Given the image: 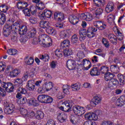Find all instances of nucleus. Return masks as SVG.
<instances>
[{"label":"nucleus","instance_id":"1","mask_svg":"<svg viewBox=\"0 0 125 125\" xmlns=\"http://www.w3.org/2000/svg\"><path fill=\"white\" fill-rule=\"evenodd\" d=\"M93 26L89 27L86 31V35L88 38H93L95 35L94 32H97V28L100 31H104L107 28V24L104 21H96L93 22Z\"/></svg>","mask_w":125,"mask_h":125},{"label":"nucleus","instance_id":"2","mask_svg":"<svg viewBox=\"0 0 125 125\" xmlns=\"http://www.w3.org/2000/svg\"><path fill=\"white\" fill-rule=\"evenodd\" d=\"M40 44L43 47H49L52 45L51 38L45 34H41L39 36Z\"/></svg>","mask_w":125,"mask_h":125},{"label":"nucleus","instance_id":"3","mask_svg":"<svg viewBox=\"0 0 125 125\" xmlns=\"http://www.w3.org/2000/svg\"><path fill=\"white\" fill-rule=\"evenodd\" d=\"M4 113L7 115L12 114V113H13V112H14L15 110V106L12 104H9V103L7 102V101L4 102Z\"/></svg>","mask_w":125,"mask_h":125},{"label":"nucleus","instance_id":"4","mask_svg":"<svg viewBox=\"0 0 125 125\" xmlns=\"http://www.w3.org/2000/svg\"><path fill=\"white\" fill-rule=\"evenodd\" d=\"M1 87L5 88V91L8 92V93H11L14 91V85L12 84V83L10 82H2L1 85Z\"/></svg>","mask_w":125,"mask_h":125},{"label":"nucleus","instance_id":"5","mask_svg":"<svg viewBox=\"0 0 125 125\" xmlns=\"http://www.w3.org/2000/svg\"><path fill=\"white\" fill-rule=\"evenodd\" d=\"M52 15V11L45 9L43 12H40L39 16L42 20H45L46 18H51Z\"/></svg>","mask_w":125,"mask_h":125},{"label":"nucleus","instance_id":"6","mask_svg":"<svg viewBox=\"0 0 125 125\" xmlns=\"http://www.w3.org/2000/svg\"><path fill=\"white\" fill-rule=\"evenodd\" d=\"M79 63H78V66H82L84 67L85 70H88L91 67V62L89 60L87 59H83L82 61L81 60H78Z\"/></svg>","mask_w":125,"mask_h":125},{"label":"nucleus","instance_id":"7","mask_svg":"<svg viewBox=\"0 0 125 125\" xmlns=\"http://www.w3.org/2000/svg\"><path fill=\"white\" fill-rule=\"evenodd\" d=\"M73 112L78 116H83L85 113V110L83 107L79 105H75L72 107Z\"/></svg>","mask_w":125,"mask_h":125},{"label":"nucleus","instance_id":"8","mask_svg":"<svg viewBox=\"0 0 125 125\" xmlns=\"http://www.w3.org/2000/svg\"><path fill=\"white\" fill-rule=\"evenodd\" d=\"M52 87H53V83H52V82H48L43 84L42 89V88H39L38 89V91L39 92L41 93H42V91H44V90H46V91H49L50 89H52Z\"/></svg>","mask_w":125,"mask_h":125},{"label":"nucleus","instance_id":"9","mask_svg":"<svg viewBox=\"0 0 125 125\" xmlns=\"http://www.w3.org/2000/svg\"><path fill=\"white\" fill-rule=\"evenodd\" d=\"M54 18L56 21L61 22V21L64 20L65 17L63 13L57 11L54 13Z\"/></svg>","mask_w":125,"mask_h":125},{"label":"nucleus","instance_id":"10","mask_svg":"<svg viewBox=\"0 0 125 125\" xmlns=\"http://www.w3.org/2000/svg\"><path fill=\"white\" fill-rule=\"evenodd\" d=\"M66 66L68 69L71 71L73 70H75L77 67V63L76 61L73 60H68L66 62Z\"/></svg>","mask_w":125,"mask_h":125},{"label":"nucleus","instance_id":"11","mask_svg":"<svg viewBox=\"0 0 125 125\" xmlns=\"http://www.w3.org/2000/svg\"><path fill=\"white\" fill-rule=\"evenodd\" d=\"M12 31L14 30H12L11 26L9 25L6 24L3 28L2 34L5 37H8Z\"/></svg>","mask_w":125,"mask_h":125},{"label":"nucleus","instance_id":"12","mask_svg":"<svg viewBox=\"0 0 125 125\" xmlns=\"http://www.w3.org/2000/svg\"><path fill=\"white\" fill-rule=\"evenodd\" d=\"M84 118L86 120H89L90 121H97L98 116L97 114L94 113H89L85 114Z\"/></svg>","mask_w":125,"mask_h":125},{"label":"nucleus","instance_id":"13","mask_svg":"<svg viewBox=\"0 0 125 125\" xmlns=\"http://www.w3.org/2000/svg\"><path fill=\"white\" fill-rule=\"evenodd\" d=\"M26 88L30 91H34L36 88V82L35 80H29L27 82Z\"/></svg>","mask_w":125,"mask_h":125},{"label":"nucleus","instance_id":"14","mask_svg":"<svg viewBox=\"0 0 125 125\" xmlns=\"http://www.w3.org/2000/svg\"><path fill=\"white\" fill-rule=\"evenodd\" d=\"M119 81L117 79H112L111 81L108 83V87L113 89V88H116L119 85Z\"/></svg>","mask_w":125,"mask_h":125},{"label":"nucleus","instance_id":"15","mask_svg":"<svg viewBox=\"0 0 125 125\" xmlns=\"http://www.w3.org/2000/svg\"><path fill=\"white\" fill-rule=\"evenodd\" d=\"M68 20L72 25L78 24L80 21L79 18L77 17L75 15H71L69 16Z\"/></svg>","mask_w":125,"mask_h":125},{"label":"nucleus","instance_id":"16","mask_svg":"<svg viewBox=\"0 0 125 125\" xmlns=\"http://www.w3.org/2000/svg\"><path fill=\"white\" fill-rule=\"evenodd\" d=\"M125 96L122 95L119 98L115 103L116 106L118 107H122L125 105Z\"/></svg>","mask_w":125,"mask_h":125},{"label":"nucleus","instance_id":"17","mask_svg":"<svg viewBox=\"0 0 125 125\" xmlns=\"http://www.w3.org/2000/svg\"><path fill=\"white\" fill-rule=\"evenodd\" d=\"M28 32V27L26 25H21L18 30L17 32L21 35V36H24L26 35Z\"/></svg>","mask_w":125,"mask_h":125},{"label":"nucleus","instance_id":"18","mask_svg":"<svg viewBox=\"0 0 125 125\" xmlns=\"http://www.w3.org/2000/svg\"><path fill=\"white\" fill-rule=\"evenodd\" d=\"M67 117V114L64 113L58 112L57 113L58 120L60 123H64Z\"/></svg>","mask_w":125,"mask_h":125},{"label":"nucleus","instance_id":"19","mask_svg":"<svg viewBox=\"0 0 125 125\" xmlns=\"http://www.w3.org/2000/svg\"><path fill=\"white\" fill-rule=\"evenodd\" d=\"M115 9V4L113 1H109L105 7V11L107 13L112 12Z\"/></svg>","mask_w":125,"mask_h":125},{"label":"nucleus","instance_id":"20","mask_svg":"<svg viewBox=\"0 0 125 125\" xmlns=\"http://www.w3.org/2000/svg\"><path fill=\"white\" fill-rule=\"evenodd\" d=\"M17 90L18 92L17 93L16 97V98H19V99H20L21 98H22L21 94H26V93H27V91L25 88L23 87H19L17 89Z\"/></svg>","mask_w":125,"mask_h":125},{"label":"nucleus","instance_id":"21","mask_svg":"<svg viewBox=\"0 0 125 125\" xmlns=\"http://www.w3.org/2000/svg\"><path fill=\"white\" fill-rule=\"evenodd\" d=\"M102 100V97L100 95H97L94 97V100L91 102V104H93V106H96V105L99 104Z\"/></svg>","mask_w":125,"mask_h":125},{"label":"nucleus","instance_id":"22","mask_svg":"<svg viewBox=\"0 0 125 125\" xmlns=\"http://www.w3.org/2000/svg\"><path fill=\"white\" fill-rule=\"evenodd\" d=\"M37 35V29L35 28H33L29 31L27 34L26 37L28 39H32V38H35Z\"/></svg>","mask_w":125,"mask_h":125},{"label":"nucleus","instance_id":"23","mask_svg":"<svg viewBox=\"0 0 125 125\" xmlns=\"http://www.w3.org/2000/svg\"><path fill=\"white\" fill-rule=\"evenodd\" d=\"M18 9H24L28 6V3L24 1H19L17 4Z\"/></svg>","mask_w":125,"mask_h":125},{"label":"nucleus","instance_id":"24","mask_svg":"<svg viewBox=\"0 0 125 125\" xmlns=\"http://www.w3.org/2000/svg\"><path fill=\"white\" fill-rule=\"evenodd\" d=\"M91 76H99L100 75V68L94 67L90 72Z\"/></svg>","mask_w":125,"mask_h":125},{"label":"nucleus","instance_id":"25","mask_svg":"<svg viewBox=\"0 0 125 125\" xmlns=\"http://www.w3.org/2000/svg\"><path fill=\"white\" fill-rule=\"evenodd\" d=\"M13 23V25L11 26L12 30L15 32V33H17V30L21 26L20 25V22L19 21H16L14 22V21H12Z\"/></svg>","mask_w":125,"mask_h":125},{"label":"nucleus","instance_id":"26","mask_svg":"<svg viewBox=\"0 0 125 125\" xmlns=\"http://www.w3.org/2000/svg\"><path fill=\"white\" fill-rule=\"evenodd\" d=\"M110 71L114 74H119L120 73V67L118 65L112 64L110 65Z\"/></svg>","mask_w":125,"mask_h":125},{"label":"nucleus","instance_id":"27","mask_svg":"<svg viewBox=\"0 0 125 125\" xmlns=\"http://www.w3.org/2000/svg\"><path fill=\"white\" fill-rule=\"evenodd\" d=\"M71 35V30H63L60 33V36L62 38H69V36Z\"/></svg>","mask_w":125,"mask_h":125},{"label":"nucleus","instance_id":"28","mask_svg":"<svg viewBox=\"0 0 125 125\" xmlns=\"http://www.w3.org/2000/svg\"><path fill=\"white\" fill-rule=\"evenodd\" d=\"M59 109H60V110H61L62 111H63V112L68 113L69 112H71V105H70V104H69V103H66V104H65V107L61 106L59 107Z\"/></svg>","mask_w":125,"mask_h":125},{"label":"nucleus","instance_id":"29","mask_svg":"<svg viewBox=\"0 0 125 125\" xmlns=\"http://www.w3.org/2000/svg\"><path fill=\"white\" fill-rule=\"evenodd\" d=\"M114 77H115V74L110 72H106L104 75V80L105 81H106V82H108V81H111Z\"/></svg>","mask_w":125,"mask_h":125},{"label":"nucleus","instance_id":"30","mask_svg":"<svg viewBox=\"0 0 125 125\" xmlns=\"http://www.w3.org/2000/svg\"><path fill=\"white\" fill-rule=\"evenodd\" d=\"M39 25L41 28H42L43 29H46L49 27V22L47 21H41L39 22Z\"/></svg>","mask_w":125,"mask_h":125},{"label":"nucleus","instance_id":"31","mask_svg":"<svg viewBox=\"0 0 125 125\" xmlns=\"http://www.w3.org/2000/svg\"><path fill=\"white\" fill-rule=\"evenodd\" d=\"M44 117V114L43 112L41 110H37L35 113V118L37 119V120H42V119H43Z\"/></svg>","mask_w":125,"mask_h":125},{"label":"nucleus","instance_id":"32","mask_svg":"<svg viewBox=\"0 0 125 125\" xmlns=\"http://www.w3.org/2000/svg\"><path fill=\"white\" fill-rule=\"evenodd\" d=\"M20 74V70L16 69H14L12 71L10 72L9 76L11 78H15V77H17L18 75Z\"/></svg>","mask_w":125,"mask_h":125},{"label":"nucleus","instance_id":"33","mask_svg":"<svg viewBox=\"0 0 125 125\" xmlns=\"http://www.w3.org/2000/svg\"><path fill=\"white\" fill-rule=\"evenodd\" d=\"M109 39L112 43L117 44V42H118V38L117 36H115L114 34H110L109 35Z\"/></svg>","mask_w":125,"mask_h":125},{"label":"nucleus","instance_id":"34","mask_svg":"<svg viewBox=\"0 0 125 125\" xmlns=\"http://www.w3.org/2000/svg\"><path fill=\"white\" fill-rule=\"evenodd\" d=\"M70 45V41L66 40L63 41L61 44V48L62 49H65L66 47H68Z\"/></svg>","mask_w":125,"mask_h":125},{"label":"nucleus","instance_id":"35","mask_svg":"<svg viewBox=\"0 0 125 125\" xmlns=\"http://www.w3.org/2000/svg\"><path fill=\"white\" fill-rule=\"evenodd\" d=\"M91 11H95V15L96 16L101 15L102 14V12H103V10L101 8H92L90 9Z\"/></svg>","mask_w":125,"mask_h":125},{"label":"nucleus","instance_id":"36","mask_svg":"<svg viewBox=\"0 0 125 125\" xmlns=\"http://www.w3.org/2000/svg\"><path fill=\"white\" fill-rule=\"evenodd\" d=\"M25 61L27 65H33L34 64V58L32 57L29 58L28 56L25 57Z\"/></svg>","mask_w":125,"mask_h":125},{"label":"nucleus","instance_id":"37","mask_svg":"<svg viewBox=\"0 0 125 125\" xmlns=\"http://www.w3.org/2000/svg\"><path fill=\"white\" fill-rule=\"evenodd\" d=\"M47 96V95H39L37 99L39 102H41V103H45Z\"/></svg>","mask_w":125,"mask_h":125},{"label":"nucleus","instance_id":"38","mask_svg":"<svg viewBox=\"0 0 125 125\" xmlns=\"http://www.w3.org/2000/svg\"><path fill=\"white\" fill-rule=\"evenodd\" d=\"M6 21V18L5 15L2 13H0V25H3Z\"/></svg>","mask_w":125,"mask_h":125},{"label":"nucleus","instance_id":"39","mask_svg":"<svg viewBox=\"0 0 125 125\" xmlns=\"http://www.w3.org/2000/svg\"><path fill=\"white\" fill-rule=\"evenodd\" d=\"M6 21V18L5 15L2 13H0V25H3Z\"/></svg>","mask_w":125,"mask_h":125},{"label":"nucleus","instance_id":"40","mask_svg":"<svg viewBox=\"0 0 125 125\" xmlns=\"http://www.w3.org/2000/svg\"><path fill=\"white\" fill-rule=\"evenodd\" d=\"M73 53V51L71 49H67L66 48L63 50V55L65 57H67V56H70V55H72Z\"/></svg>","mask_w":125,"mask_h":125},{"label":"nucleus","instance_id":"41","mask_svg":"<svg viewBox=\"0 0 125 125\" xmlns=\"http://www.w3.org/2000/svg\"><path fill=\"white\" fill-rule=\"evenodd\" d=\"M39 59H41V60H43L45 62H47L48 60H49V56H48V55L45 54V55H40L39 56Z\"/></svg>","mask_w":125,"mask_h":125},{"label":"nucleus","instance_id":"42","mask_svg":"<svg viewBox=\"0 0 125 125\" xmlns=\"http://www.w3.org/2000/svg\"><path fill=\"white\" fill-rule=\"evenodd\" d=\"M14 83H15V85L18 86L19 87H22V85H23V80L21 79H17Z\"/></svg>","mask_w":125,"mask_h":125},{"label":"nucleus","instance_id":"43","mask_svg":"<svg viewBox=\"0 0 125 125\" xmlns=\"http://www.w3.org/2000/svg\"><path fill=\"white\" fill-rule=\"evenodd\" d=\"M71 88L74 91L80 90V89L81 88V84L79 83L73 84L71 85Z\"/></svg>","mask_w":125,"mask_h":125},{"label":"nucleus","instance_id":"44","mask_svg":"<svg viewBox=\"0 0 125 125\" xmlns=\"http://www.w3.org/2000/svg\"><path fill=\"white\" fill-rule=\"evenodd\" d=\"M46 32L49 34V35H51L52 36H54L56 34V31L52 27H49L46 29Z\"/></svg>","mask_w":125,"mask_h":125},{"label":"nucleus","instance_id":"45","mask_svg":"<svg viewBox=\"0 0 125 125\" xmlns=\"http://www.w3.org/2000/svg\"><path fill=\"white\" fill-rule=\"evenodd\" d=\"M102 42L106 48H109L110 47V43H109V41H108V39L103 38L102 39Z\"/></svg>","mask_w":125,"mask_h":125},{"label":"nucleus","instance_id":"46","mask_svg":"<svg viewBox=\"0 0 125 125\" xmlns=\"http://www.w3.org/2000/svg\"><path fill=\"white\" fill-rule=\"evenodd\" d=\"M109 71V67L106 66H103L100 67V73H102V74H106L107 72Z\"/></svg>","mask_w":125,"mask_h":125},{"label":"nucleus","instance_id":"47","mask_svg":"<svg viewBox=\"0 0 125 125\" xmlns=\"http://www.w3.org/2000/svg\"><path fill=\"white\" fill-rule=\"evenodd\" d=\"M115 18H116V17H115V16L113 15H110L107 17V21L108 22V23H115V21H114V20H115Z\"/></svg>","mask_w":125,"mask_h":125},{"label":"nucleus","instance_id":"48","mask_svg":"<svg viewBox=\"0 0 125 125\" xmlns=\"http://www.w3.org/2000/svg\"><path fill=\"white\" fill-rule=\"evenodd\" d=\"M69 88H70V86L68 85H64L62 86V90L65 94H69L70 93Z\"/></svg>","mask_w":125,"mask_h":125},{"label":"nucleus","instance_id":"49","mask_svg":"<svg viewBox=\"0 0 125 125\" xmlns=\"http://www.w3.org/2000/svg\"><path fill=\"white\" fill-rule=\"evenodd\" d=\"M116 29L117 30V37L116 38H117V39L119 40V41H123V40H124V35H123V33H122L118 28Z\"/></svg>","mask_w":125,"mask_h":125},{"label":"nucleus","instance_id":"50","mask_svg":"<svg viewBox=\"0 0 125 125\" xmlns=\"http://www.w3.org/2000/svg\"><path fill=\"white\" fill-rule=\"evenodd\" d=\"M36 6L39 10H42V9H44V8L45 7L44 4H43V3L42 1L38 4H37Z\"/></svg>","mask_w":125,"mask_h":125},{"label":"nucleus","instance_id":"51","mask_svg":"<svg viewBox=\"0 0 125 125\" xmlns=\"http://www.w3.org/2000/svg\"><path fill=\"white\" fill-rule=\"evenodd\" d=\"M63 52L60 51L59 49H56L55 51V54L57 57L60 58V57H62L63 56Z\"/></svg>","mask_w":125,"mask_h":125},{"label":"nucleus","instance_id":"52","mask_svg":"<svg viewBox=\"0 0 125 125\" xmlns=\"http://www.w3.org/2000/svg\"><path fill=\"white\" fill-rule=\"evenodd\" d=\"M78 41H79V37L76 34H74L72 36L71 42H72V43H77Z\"/></svg>","mask_w":125,"mask_h":125},{"label":"nucleus","instance_id":"53","mask_svg":"<svg viewBox=\"0 0 125 125\" xmlns=\"http://www.w3.org/2000/svg\"><path fill=\"white\" fill-rule=\"evenodd\" d=\"M18 104H25L27 102V98L26 97H21L20 99L17 101Z\"/></svg>","mask_w":125,"mask_h":125},{"label":"nucleus","instance_id":"54","mask_svg":"<svg viewBox=\"0 0 125 125\" xmlns=\"http://www.w3.org/2000/svg\"><path fill=\"white\" fill-rule=\"evenodd\" d=\"M21 114L24 116V117H27V115L28 114V111L27 109H24V108H20V109Z\"/></svg>","mask_w":125,"mask_h":125},{"label":"nucleus","instance_id":"55","mask_svg":"<svg viewBox=\"0 0 125 125\" xmlns=\"http://www.w3.org/2000/svg\"><path fill=\"white\" fill-rule=\"evenodd\" d=\"M28 37L26 36H22L20 37V41L21 43H25L28 41Z\"/></svg>","mask_w":125,"mask_h":125},{"label":"nucleus","instance_id":"56","mask_svg":"<svg viewBox=\"0 0 125 125\" xmlns=\"http://www.w3.org/2000/svg\"><path fill=\"white\" fill-rule=\"evenodd\" d=\"M117 78L121 83H124V82H125V76L122 75V74H118Z\"/></svg>","mask_w":125,"mask_h":125},{"label":"nucleus","instance_id":"57","mask_svg":"<svg viewBox=\"0 0 125 125\" xmlns=\"http://www.w3.org/2000/svg\"><path fill=\"white\" fill-rule=\"evenodd\" d=\"M86 15V21H91L93 19L92 15L90 13H85Z\"/></svg>","mask_w":125,"mask_h":125},{"label":"nucleus","instance_id":"58","mask_svg":"<svg viewBox=\"0 0 125 125\" xmlns=\"http://www.w3.org/2000/svg\"><path fill=\"white\" fill-rule=\"evenodd\" d=\"M29 21L31 24H37L38 22V20L35 17H31L29 18Z\"/></svg>","mask_w":125,"mask_h":125},{"label":"nucleus","instance_id":"59","mask_svg":"<svg viewBox=\"0 0 125 125\" xmlns=\"http://www.w3.org/2000/svg\"><path fill=\"white\" fill-rule=\"evenodd\" d=\"M79 35H80V37H79V40L80 42H83L85 39H86V36L83 35V34L81 31H79Z\"/></svg>","mask_w":125,"mask_h":125},{"label":"nucleus","instance_id":"60","mask_svg":"<svg viewBox=\"0 0 125 125\" xmlns=\"http://www.w3.org/2000/svg\"><path fill=\"white\" fill-rule=\"evenodd\" d=\"M24 14L25 15V16H31V13H30V9L29 8H25L22 10Z\"/></svg>","mask_w":125,"mask_h":125},{"label":"nucleus","instance_id":"61","mask_svg":"<svg viewBox=\"0 0 125 125\" xmlns=\"http://www.w3.org/2000/svg\"><path fill=\"white\" fill-rule=\"evenodd\" d=\"M77 57L80 59H83L84 57V54L82 51H79L77 53Z\"/></svg>","mask_w":125,"mask_h":125},{"label":"nucleus","instance_id":"62","mask_svg":"<svg viewBox=\"0 0 125 125\" xmlns=\"http://www.w3.org/2000/svg\"><path fill=\"white\" fill-rule=\"evenodd\" d=\"M30 102L32 104V105L34 106H39L40 104L39 103V101H37L36 99L31 100Z\"/></svg>","mask_w":125,"mask_h":125},{"label":"nucleus","instance_id":"63","mask_svg":"<svg viewBox=\"0 0 125 125\" xmlns=\"http://www.w3.org/2000/svg\"><path fill=\"white\" fill-rule=\"evenodd\" d=\"M102 125H114V124L110 121H104L102 122Z\"/></svg>","mask_w":125,"mask_h":125},{"label":"nucleus","instance_id":"64","mask_svg":"<svg viewBox=\"0 0 125 125\" xmlns=\"http://www.w3.org/2000/svg\"><path fill=\"white\" fill-rule=\"evenodd\" d=\"M84 125H96V123L94 121H88L84 123Z\"/></svg>","mask_w":125,"mask_h":125}]
</instances>
